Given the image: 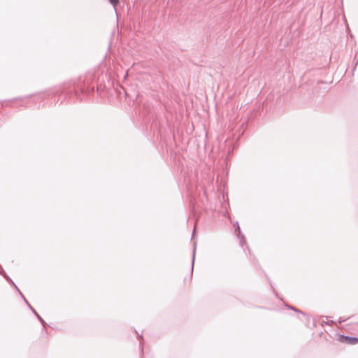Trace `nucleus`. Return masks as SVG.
I'll use <instances>...</instances> for the list:
<instances>
[{"label":"nucleus","instance_id":"obj_1","mask_svg":"<svg viewBox=\"0 0 358 358\" xmlns=\"http://www.w3.org/2000/svg\"><path fill=\"white\" fill-rule=\"evenodd\" d=\"M338 340L341 343H345L350 345H355L358 343V338L349 336L341 335L339 336Z\"/></svg>","mask_w":358,"mask_h":358},{"label":"nucleus","instance_id":"obj_2","mask_svg":"<svg viewBox=\"0 0 358 358\" xmlns=\"http://www.w3.org/2000/svg\"><path fill=\"white\" fill-rule=\"evenodd\" d=\"M235 233L236 234L237 237L240 239L241 244L243 245V243H245V238L243 234L241 231L240 227L238 223H236V227L235 229Z\"/></svg>","mask_w":358,"mask_h":358},{"label":"nucleus","instance_id":"obj_3","mask_svg":"<svg viewBox=\"0 0 358 358\" xmlns=\"http://www.w3.org/2000/svg\"><path fill=\"white\" fill-rule=\"evenodd\" d=\"M21 295L22 296V297L24 298L25 302L27 303V304L28 305V306L31 308V310L34 312V313L36 315V316L37 317V318L43 324L44 323V321L43 320L41 317V316L36 313V311L32 308V306L27 302V301L26 300V299L24 297V296L21 294Z\"/></svg>","mask_w":358,"mask_h":358},{"label":"nucleus","instance_id":"obj_4","mask_svg":"<svg viewBox=\"0 0 358 358\" xmlns=\"http://www.w3.org/2000/svg\"><path fill=\"white\" fill-rule=\"evenodd\" d=\"M118 1L119 0H110V2L114 7L117 4Z\"/></svg>","mask_w":358,"mask_h":358},{"label":"nucleus","instance_id":"obj_5","mask_svg":"<svg viewBox=\"0 0 358 358\" xmlns=\"http://www.w3.org/2000/svg\"><path fill=\"white\" fill-rule=\"evenodd\" d=\"M197 224H198V220H196V222H195V227H196ZM195 230H196V227H194V231L192 233V236H194V235Z\"/></svg>","mask_w":358,"mask_h":358},{"label":"nucleus","instance_id":"obj_6","mask_svg":"<svg viewBox=\"0 0 358 358\" xmlns=\"http://www.w3.org/2000/svg\"><path fill=\"white\" fill-rule=\"evenodd\" d=\"M205 148H206V150H208L210 148H209V145L207 143H206L205 144Z\"/></svg>","mask_w":358,"mask_h":358},{"label":"nucleus","instance_id":"obj_7","mask_svg":"<svg viewBox=\"0 0 358 358\" xmlns=\"http://www.w3.org/2000/svg\"><path fill=\"white\" fill-rule=\"evenodd\" d=\"M344 322V320H342V319L340 317V318H339V320H338V322H339V323H341V322Z\"/></svg>","mask_w":358,"mask_h":358},{"label":"nucleus","instance_id":"obj_8","mask_svg":"<svg viewBox=\"0 0 358 358\" xmlns=\"http://www.w3.org/2000/svg\"><path fill=\"white\" fill-rule=\"evenodd\" d=\"M292 309H293L294 310H295V311H298V310H297L296 308H292Z\"/></svg>","mask_w":358,"mask_h":358}]
</instances>
